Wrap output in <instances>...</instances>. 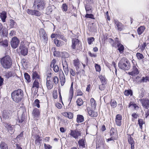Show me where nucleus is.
I'll return each mask as SVG.
<instances>
[{
  "label": "nucleus",
  "mask_w": 149,
  "mask_h": 149,
  "mask_svg": "<svg viewBox=\"0 0 149 149\" xmlns=\"http://www.w3.org/2000/svg\"><path fill=\"white\" fill-rule=\"evenodd\" d=\"M122 116L120 114H117L116 117L115 122L117 125L120 126L121 125Z\"/></svg>",
  "instance_id": "nucleus-14"
},
{
  "label": "nucleus",
  "mask_w": 149,
  "mask_h": 149,
  "mask_svg": "<svg viewBox=\"0 0 149 149\" xmlns=\"http://www.w3.org/2000/svg\"><path fill=\"white\" fill-rule=\"evenodd\" d=\"M1 149H8L7 145L4 142H1L0 144Z\"/></svg>",
  "instance_id": "nucleus-30"
},
{
  "label": "nucleus",
  "mask_w": 149,
  "mask_h": 149,
  "mask_svg": "<svg viewBox=\"0 0 149 149\" xmlns=\"http://www.w3.org/2000/svg\"><path fill=\"white\" fill-rule=\"evenodd\" d=\"M124 94L126 96H128L129 95H132V92L131 90H125L124 92Z\"/></svg>",
  "instance_id": "nucleus-39"
},
{
  "label": "nucleus",
  "mask_w": 149,
  "mask_h": 149,
  "mask_svg": "<svg viewBox=\"0 0 149 149\" xmlns=\"http://www.w3.org/2000/svg\"><path fill=\"white\" fill-rule=\"evenodd\" d=\"M136 55L137 58L139 59H142L143 58V55L139 53H137Z\"/></svg>",
  "instance_id": "nucleus-46"
},
{
  "label": "nucleus",
  "mask_w": 149,
  "mask_h": 149,
  "mask_svg": "<svg viewBox=\"0 0 149 149\" xmlns=\"http://www.w3.org/2000/svg\"><path fill=\"white\" fill-rule=\"evenodd\" d=\"M139 73V72L136 67V66H133L132 68V70L131 72H129L128 74L132 76H135L137 75Z\"/></svg>",
  "instance_id": "nucleus-13"
},
{
  "label": "nucleus",
  "mask_w": 149,
  "mask_h": 149,
  "mask_svg": "<svg viewBox=\"0 0 149 149\" xmlns=\"http://www.w3.org/2000/svg\"><path fill=\"white\" fill-rule=\"evenodd\" d=\"M24 76L25 79L28 82H29L30 81V78L29 75L26 73H24Z\"/></svg>",
  "instance_id": "nucleus-36"
},
{
  "label": "nucleus",
  "mask_w": 149,
  "mask_h": 149,
  "mask_svg": "<svg viewBox=\"0 0 149 149\" xmlns=\"http://www.w3.org/2000/svg\"><path fill=\"white\" fill-rule=\"evenodd\" d=\"M41 15V13L38 10L35 9L34 15L37 16H39Z\"/></svg>",
  "instance_id": "nucleus-42"
},
{
  "label": "nucleus",
  "mask_w": 149,
  "mask_h": 149,
  "mask_svg": "<svg viewBox=\"0 0 149 149\" xmlns=\"http://www.w3.org/2000/svg\"><path fill=\"white\" fill-rule=\"evenodd\" d=\"M19 42V41L17 37H14L12 38L10 44L12 48L15 49L18 47Z\"/></svg>",
  "instance_id": "nucleus-8"
},
{
  "label": "nucleus",
  "mask_w": 149,
  "mask_h": 149,
  "mask_svg": "<svg viewBox=\"0 0 149 149\" xmlns=\"http://www.w3.org/2000/svg\"><path fill=\"white\" fill-rule=\"evenodd\" d=\"M88 113L89 115L92 117H96L97 115L96 112L91 110L89 111H88Z\"/></svg>",
  "instance_id": "nucleus-26"
},
{
  "label": "nucleus",
  "mask_w": 149,
  "mask_h": 149,
  "mask_svg": "<svg viewBox=\"0 0 149 149\" xmlns=\"http://www.w3.org/2000/svg\"><path fill=\"white\" fill-rule=\"evenodd\" d=\"M118 67L121 69L127 70L130 68V64L129 61L126 58H122L118 64Z\"/></svg>",
  "instance_id": "nucleus-3"
},
{
  "label": "nucleus",
  "mask_w": 149,
  "mask_h": 149,
  "mask_svg": "<svg viewBox=\"0 0 149 149\" xmlns=\"http://www.w3.org/2000/svg\"><path fill=\"white\" fill-rule=\"evenodd\" d=\"M76 102L77 105L78 106H81L84 103L83 100L81 98H78L77 99Z\"/></svg>",
  "instance_id": "nucleus-34"
},
{
  "label": "nucleus",
  "mask_w": 149,
  "mask_h": 149,
  "mask_svg": "<svg viewBox=\"0 0 149 149\" xmlns=\"http://www.w3.org/2000/svg\"><path fill=\"white\" fill-rule=\"evenodd\" d=\"M62 65L65 74L66 75H67L68 74L69 70L68 65L66 61L62 62Z\"/></svg>",
  "instance_id": "nucleus-16"
},
{
  "label": "nucleus",
  "mask_w": 149,
  "mask_h": 149,
  "mask_svg": "<svg viewBox=\"0 0 149 149\" xmlns=\"http://www.w3.org/2000/svg\"><path fill=\"white\" fill-rule=\"evenodd\" d=\"M40 101L36 99L33 104V107H36L38 108H39L40 107Z\"/></svg>",
  "instance_id": "nucleus-31"
},
{
  "label": "nucleus",
  "mask_w": 149,
  "mask_h": 149,
  "mask_svg": "<svg viewBox=\"0 0 149 149\" xmlns=\"http://www.w3.org/2000/svg\"><path fill=\"white\" fill-rule=\"evenodd\" d=\"M90 102L92 107L93 109H95L96 106V104L95 103V100L93 98H92L90 100Z\"/></svg>",
  "instance_id": "nucleus-27"
},
{
  "label": "nucleus",
  "mask_w": 149,
  "mask_h": 149,
  "mask_svg": "<svg viewBox=\"0 0 149 149\" xmlns=\"http://www.w3.org/2000/svg\"><path fill=\"white\" fill-rule=\"evenodd\" d=\"M114 21L118 29L120 31H121L123 28V26L122 24L117 20H114Z\"/></svg>",
  "instance_id": "nucleus-19"
},
{
  "label": "nucleus",
  "mask_w": 149,
  "mask_h": 149,
  "mask_svg": "<svg viewBox=\"0 0 149 149\" xmlns=\"http://www.w3.org/2000/svg\"><path fill=\"white\" fill-rule=\"evenodd\" d=\"M3 125L5 127V129L6 130L7 132L10 134H12L14 132L15 130L13 129V125H11L10 124L7 123L3 122Z\"/></svg>",
  "instance_id": "nucleus-7"
},
{
  "label": "nucleus",
  "mask_w": 149,
  "mask_h": 149,
  "mask_svg": "<svg viewBox=\"0 0 149 149\" xmlns=\"http://www.w3.org/2000/svg\"><path fill=\"white\" fill-rule=\"evenodd\" d=\"M95 67L96 71L99 72L100 71L101 67L100 65L96 64L95 65Z\"/></svg>",
  "instance_id": "nucleus-47"
},
{
  "label": "nucleus",
  "mask_w": 149,
  "mask_h": 149,
  "mask_svg": "<svg viewBox=\"0 0 149 149\" xmlns=\"http://www.w3.org/2000/svg\"><path fill=\"white\" fill-rule=\"evenodd\" d=\"M52 68H53V70L55 72H58L59 69L58 65H56Z\"/></svg>",
  "instance_id": "nucleus-48"
},
{
  "label": "nucleus",
  "mask_w": 149,
  "mask_h": 149,
  "mask_svg": "<svg viewBox=\"0 0 149 149\" xmlns=\"http://www.w3.org/2000/svg\"><path fill=\"white\" fill-rule=\"evenodd\" d=\"M46 3L44 0H35L33 7L34 9L42 10L46 8Z\"/></svg>",
  "instance_id": "nucleus-4"
},
{
  "label": "nucleus",
  "mask_w": 149,
  "mask_h": 149,
  "mask_svg": "<svg viewBox=\"0 0 149 149\" xmlns=\"http://www.w3.org/2000/svg\"><path fill=\"white\" fill-rule=\"evenodd\" d=\"M62 56L64 58H68L69 56V54L66 52H63L62 54Z\"/></svg>",
  "instance_id": "nucleus-43"
},
{
  "label": "nucleus",
  "mask_w": 149,
  "mask_h": 149,
  "mask_svg": "<svg viewBox=\"0 0 149 149\" xmlns=\"http://www.w3.org/2000/svg\"><path fill=\"white\" fill-rule=\"evenodd\" d=\"M12 111L10 110H4L3 111V116L4 119L8 120L10 118Z\"/></svg>",
  "instance_id": "nucleus-11"
},
{
  "label": "nucleus",
  "mask_w": 149,
  "mask_h": 149,
  "mask_svg": "<svg viewBox=\"0 0 149 149\" xmlns=\"http://www.w3.org/2000/svg\"><path fill=\"white\" fill-rule=\"evenodd\" d=\"M141 94L140 95H139V97L140 98H142L143 97L144 95L145 92V90L143 88L141 89Z\"/></svg>",
  "instance_id": "nucleus-53"
},
{
  "label": "nucleus",
  "mask_w": 149,
  "mask_h": 149,
  "mask_svg": "<svg viewBox=\"0 0 149 149\" xmlns=\"http://www.w3.org/2000/svg\"><path fill=\"white\" fill-rule=\"evenodd\" d=\"M79 145V146H81L82 147H85V141L84 139H82L79 140L78 142Z\"/></svg>",
  "instance_id": "nucleus-32"
},
{
  "label": "nucleus",
  "mask_w": 149,
  "mask_h": 149,
  "mask_svg": "<svg viewBox=\"0 0 149 149\" xmlns=\"http://www.w3.org/2000/svg\"><path fill=\"white\" fill-rule=\"evenodd\" d=\"M85 17L86 18H90L93 19H94V16L93 15L91 14H87L85 16Z\"/></svg>",
  "instance_id": "nucleus-54"
},
{
  "label": "nucleus",
  "mask_w": 149,
  "mask_h": 149,
  "mask_svg": "<svg viewBox=\"0 0 149 149\" xmlns=\"http://www.w3.org/2000/svg\"><path fill=\"white\" fill-rule=\"evenodd\" d=\"M40 82V79H35L33 82V88H38L39 87V82Z\"/></svg>",
  "instance_id": "nucleus-20"
},
{
  "label": "nucleus",
  "mask_w": 149,
  "mask_h": 149,
  "mask_svg": "<svg viewBox=\"0 0 149 149\" xmlns=\"http://www.w3.org/2000/svg\"><path fill=\"white\" fill-rule=\"evenodd\" d=\"M15 22L13 20H10V26L11 28H13L14 27V25H15Z\"/></svg>",
  "instance_id": "nucleus-58"
},
{
  "label": "nucleus",
  "mask_w": 149,
  "mask_h": 149,
  "mask_svg": "<svg viewBox=\"0 0 149 149\" xmlns=\"http://www.w3.org/2000/svg\"><path fill=\"white\" fill-rule=\"evenodd\" d=\"M110 135L111 136H117L115 133V130L113 128H112L110 132Z\"/></svg>",
  "instance_id": "nucleus-38"
},
{
  "label": "nucleus",
  "mask_w": 149,
  "mask_h": 149,
  "mask_svg": "<svg viewBox=\"0 0 149 149\" xmlns=\"http://www.w3.org/2000/svg\"><path fill=\"white\" fill-rule=\"evenodd\" d=\"M142 104V106L146 109H148L149 107V100L147 99H142L139 100Z\"/></svg>",
  "instance_id": "nucleus-12"
},
{
  "label": "nucleus",
  "mask_w": 149,
  "mask_h": 149,
  "mask_svg": "<svg viewBox=\"0 0 149 149\" xmlns=\"http://www.w3.org/2000/svg\"><path fill=\"white\" fill-rule=\"evenodd\" d=\"M32 78L33 79H35V80L38 79H40V77L36 72H33Z\"/></svg>",
  "instance_id": "nucleus-33"
},
{
  "label": "nucleus",
  "mask_w": 149,
  "mask_h": 149,
  "mask_svg": "<svg viewBox=\"0 0 149 149\" xmlns=\"http://www.w3.org/2000/svg\"><path fill=\"white\" fill-rule=\"evenodd\" d=\"M44 146L45 149H51L52 146L49 144L47 145L45 143H44Z\"/></svg>",
  "instance_id": "nucleus-57"
},
{
  "label": "nucleus",
  "mask_w": 149,
  "mask_h": 149,
  "mask_svg": "<svg viewBox=\"0 0 149 149\" xmlns=\"http://www.w3.org/2000/svg\"><path fill=\"white\" fill-rule=\"evenodd\" d=\"M84 121V117L81 115H78L77 116V121L78 123L82 122Z\"/></svg>",
  "instance_id": "nucleus-24"
},
{
  "label": "nucleus",
  "mask_w": 149,
  "mask_h": 149,
  "mask_svg": "<svg viewBox=\"0 0 149 149\" xmlns=\"http://www.w3.org/2000/svg\"><path fill=\"white\" fill-rule=\"evenodd\" d=\"M73 82H72L71 83V86L69 91V100L71 102L72 99L73 97Z\"/></svg>",
  "instance_id": "nucleus-18"
},
{
  "label": "nucleus",
  "mask_w": 149,
  "mask_h": 149,
  "mask_svg": "<svg viewBox=\"0 0 149 149\" xmlns=\"http://www.w3.org/2000/svg\"><path fill=\"white\" fill-rule=\"evenodd\" d=\"M34 10H31V9H28L27 10V12L29 14L31 15H34Z\"/></svg>",
  "instance_id": "nucleus-52"
},
{
  "label": "nucleus",
  "mask_w": 149,
  "mask_h": 149,
  "mask_svg": "<svg viewBox=\"0 0 149 149\" xmlns=\"http://www.w3.org/2000/svg\"><path fill=\"white\" fill-rule=\"evenodd\" d=\"M77 96H81L83 94V93L82 91L80 89H77Z\"/></svg>",
  "instance_id": "nucleus-60"
},
{
  "label": "nucleus",
  "mask_w": 149,
  "mask_h": 149,
  "mask_svg": "<svg viewBox=\"0 0 149 149\" xmlns=\"http://www.w3.org/2000/svg\"><path fill=\"white\" fill-rule=\"evenodd\" d=\"M138 122L140 128L142 129V125L144 123L143 119H139L138 120Z\"/></svg>",
  "instance_id": "nucleus-41"
},
{
  "label": "nucleus",
  "mask_w": 149,
  "mask_h": 149,
  "mask_svg": "<svg viewBox=\"0 0 149 149\" xmlns=\"http://www.w3.org/2000/svg\"><path fill=\"white\" fill-rule=\"evenodd\" d=\"M94 40V38L93 37H91L88 38V41L89 44L91 45L92 42Z\"/></svg>",
  "instance_id": "nucleus-49"
},
{
  "label": "nucleus",
  "mask_w": 149,
  "mask_h": 149,
  "mask_svg": "<svg viewBox=\"0 0 149 149\" xmlns=\"http://www.w3.org/2000/svg\"><path fill=\"white\" fill-rule=\"evenodd\" d=\"M131 106H132L133 107H134L135 109H136V108H138V107L137 106V105L135 104L132 103L131 102L129 104V107H130Z\"/></svg>",
  "instance_id": "nucleus-51"
},
{
  "label": "nucleus",
  "mask_w": 149,
  "mask_h": 149,
  "mask_svg": "<svg viewBox=\"0 0 149 149\" xmlns=\"http://www.w3.org/2000/svg\"><path fill=\"white\" fill-rule=\"evenodd\" d=\"M70 73L73 76H74L76 74L74 71L72 69L70 70Z\"/></svg>",
  "instance_id": "nucleus-64"
},
{
  "label": "nucleus",
  "mask_w": 149,
  "mask_h": 149,
  "mask_svg": "<svg viewBox=\"0 0 149 149\" xmlns=\"http://www.w3.org/2000/svg\"><path fill=\"white\" fill-rule=\"evenodd\" d=\"M21 54L24 56L27 55L28 53L27 49L26 47L23 48L21 51Z\"/></svg>",
  "instance_id": "nucleus-29"
},
{
  "label": "nucleus",
  "mask_w": 149,
  "mask_h": 149,
  "mask_svg": "<svg viewBox=\"0 0 149 149\" xmlns=\"http://www.w3.org/2000/svg\"><path fill=\"white\" fill-rule=\"evenodd\" d=\"M12 76L13 75L11 72H8L6 73L5 74V76L7 78H8L10 77H12Z\"/></svg>",
  "instance_id": "nucleus-45"
},
{
  "label": "nucleus",
  "mask_w": 149,
  "mask_h": 149,
  "mask_svg": "<svg viewBox=\"0 0 149 149\" xmlns=\"http://www.w3.org/2000/svg\"><path fill=\"white\" fill-rule=\"evenodd\" d=\"M117 138V136H111V137L110 138L108 139H107V141H112L114 139H116Z\"/></svg>",
  "instance_id": "nucleus-63"
},
{
  "label": "nucleus",
  "mask_w": 149,
  "mask_h": 149,
  "mask_svg": "<svg viewBox=\"0 0 149 149\" xmlns=\"http://www.w3.org/2000/svg\"><path fill=\"white\" fill-rule=\"evenodd\" d=\"M55 106L58 109H61L62 107L61 104L58 102L56 103L55 104Z\"/></svg>",
  "instance_id": "nucleus-61"
},
{
  "label": "nucleus",
  "mask_w": 149,
  "mask_h": 149,
  "mask_svg": "<svg viewBox=\"0 0 149 149\" xmlns=\"http://www.w3.org/2000/svg\"><path fill=\"white\" fill-rule=\"evenodd\" d=\"M100 80L102 83L103 84H106V80L104 77L102 75L100 76L99 77Z\"/></svg>",
  "instance_id": "nucleus-37"
},
{
  "label": "nucleus",
  "mask_w": 149,
  "mask_h": 149,
  "mask_svg": "<svg viewBox=\"0 0 149 149\" xmlns=\"http://www.w3.org/2000/svg\"><path fill=\"white\" fill-rule=\"evenodd\" d=\"M74 65L76 67V69H78L79 68L80 63L78 59H76L74 60Z\"/></svg>",
  "instance_id": "nucleus-28"
},
{
  "label": "nucleus",
  "mask_w": 149,
  "mask_h": 149,
  "mask_svg": "<svg viewBox=\"0 0 149 149\" xmlns=\"http://www.w3.org/2000/svg\"><path fill=\"white\" fill-rule=\"evenodd\" d=\"M11 97L14 101L18 103L21 101L24 97V93L22 90L19 89L11 93Z\"/></svg>",
  "instance_id": "nucleus-1"
},
{
  "label": "nucleus",
  "mask_w": 149,
  "mask_h": 149,
  "mask_svg": "<svg viewBox=\"0 0 149 149\" xmlns=\"http://www.w3.org/2000/svg\"><path fill=\"white\" fill-rule=\"evenodd\" d=\"M149 80V78L148 77H143L141 79L137 81V83L140 84L143 82H147Z\"/></svg>",
  "instance_id": "nucleus-22"
},
{
  "label": "nucleus",
  "mask_w": 149,
  "mask_h": 149,
  "mask_svg": "<svg viewBox=\"0 0 149 149\" xmlns=\"http://www.w3.org/2000/svg\"><path fill=\"white\" fill-rule=\"evenodd\" d=\"M81 44L79 41L76 38H73L72 40V45L71 47L72 49L76 50H80Z\"/></svg>",
  "instance_id": "nucleus-5"
},
{
  "label": "nucleus",
  "mask_w": 149,
  "mask_h": 149,
  "mask_svg": "<svg viewBox=\"0 0 149 149\" xmlns=\"http://www.w3.org/2000/svg\"><path fill=\"white\" fill-rule=\"evenodd\" d=\"M117 47L118 48V50L120 53L123 52L124 50V47L120 43L117 44Z\"/></svg>",
  "instance_id": "nucleus-23"
},
{
  "label": "nucleus",
  "mask_w": 149,
  "mask_h": 149,
  "mask_svg": "<svg viewBox=\"0 0 149 149\" xmlns=\"http://www.w3.org/2000/svg\"><path fill=\"white\" fill-rule=\"evenodd\" d=\"M67 6L65 3L63 4L62 5V9L63 11L66 12L67 10Z\"/></svg>",
  "instance_id": "nucleus-50"
},
{
  "label": "nucleus",
  "mask_w": 149,
  "mask_h": 149,
  "mask_svg": "<svg viewBox=\"0 0 149 149\" xmlns=\"http://www.w3.org/2000/svg\"><path fill=\"white\" fill-rule=\"evenodd\" d=\"M54 42L55 44L58 47L61 46L64 44V42L63 41L58 40L57 39H55Z\"/></svg>",
  "instance_id": "nucleus-21"
},
{
  "label": "nucleus",
  "mask_w": 149,
  "mask_h": 149,
  "mask_svg": "<svg viewBox=\"0 0 149 149\" xmlns=\"http://www.w3.org/2000/svg\"><path fill=\"white\" fill-rule=\"evenodd\" d=\"M1 63L3 68L8 69L11 67L12 60L9 56L6 55L1 59Z\"/></svg>",
  "instance_id": "nucleus-2"
},
{
  "label": "nucleus",
  "mask_w": 149,
  "mask_h": 149,
  "mask_svg": "<svg viewBox=\"0 0 149 149\" xmlns=\"http://www.w3.org/2000/svg\"><path fill=\"white\" fill-rule=\"evenodd\" d=\"M145 29V27L144 26H141L138 28L137 32L138 34L141 35L144 31Z\"/></svg>",
  "instance_id": "nucleus-25"
},
{
  "label": "nucleus",
  "mask_w": 149,
  "mask_h": 149,
  "mask_svg": "<svg viewBox=\"0 0 149 149\" xmlns=\"http://www.w3.org/2000/svg\"><path fill=\"white\" fill-rule=\"evenodd\" d=\"M6 13L5 11H3L0 13V17L3 22H5L6 19L7 17Z\"/></svg>",
  "instance_id": "nucleus-17"
},
{
  "label": "nucleus",
  "mask_w": 149,
  "mask_h": 149,
  "mask_svg": "<svg viewBox=\"0 0 149 149\" xmlns=\"http://www.w3.org/2000/svg\"><path fill=\"white\" fill-rule=\"evenodd\" d=\"M57 37L58 38H59L60 39L63 40L65 42H66L67 40L62 35H58Z\"/></svg>",
  "instance_id": "nucleus-44"
},
{
  "label": "nucleus",
  "mask_w": 149,
  "mask_h": 149,
  "mask_svg": "<svg viewBox=\"0 0 149 149\" xmlns=\"http://www.w3.org/2000/svg\"><path fill=\"white\" fill-rule=\"evenodd\" d=\"M111 106L113 108L115 107L117 105V103L114 100H112L111 102Z\"/></svg>",
  "instance_id": "nucleus-35"
},
{
  "label": "nucleus",
  "mask_w": 149,
  "mask_h": 149,
  "mask_svg": "<svg viewBox=\"0 0 149 149\" xmlns=\"http://www.w3.org/2000/svg\"><path fill=\"white\" fill-rule=\"evenodd\" d=\"M67 117L70 119H71L73 118V114L72 113L68 112Z\"/></svg>",
  "instance_id": "nucleus-56"
},
{
  "label": "nucleus",
  "mask_w": 149,
  "mask_h": 149,
  "mask_svg": "<svg viewBox=\"0 0 149 149\" xmlns=\"http://www.w3.org/2000/svg\"><path fill=\"white\" fill-rule=\"evenodd\" d=\"M52 74L51 73L49 74V75H47V78L46 81V86L48 89H51L53 86V84L52 81V79L50 78V75Z\"/></svg>",
  "instance_id": "nucleus-9"
},
{
  "label": "nucleus",
  "mask_w": 149,
  "mask_h": 149,
  "mask_svg": "<svg viewBox=\"0 0 149 149\" xmlns=\"http://www.w3.org/2000/svg\"><path fill=\"white\" fill-rule=\"evenodd\" d=\"M69 135L73 137L76 139L78 140L81 136V132L79 131L77 129L70 130V133L68 135V136Z\"/></svg>",
  "instance_id": "nucleus-6"
},
{
  "label": "nucleus",
  "mask_w": 149,
  "mask_h": 149,
  "mask_svg": "<svg viewBox=\"0 0 149 149\" xmlns=\"http://www.w3.org/2000/svg\"><path fill=\"white\" fill-rule=\"evenodd\" d=\"M53 80L54 83L55 84H58V79L57 77L56 76L54 77L53 78Z\"/></svg>",
  "instance_id": "nucleus-59"
},
{
  "label": "nucleus",
  "mask_w": 149,
  "mask_h": 149,
  "mask_svg": "<svg viewBox=\"0 0 149 149\" xmlns=\"http://www.w3.org/2000/svg\"><path fill=\"white\" fill-rule=\"evenodd\" d=\"M56 61L55 59H54L52 60L50 65V67L51 68H52V67L56 65Z\"/></svg>",
  "instance_id": "nucleus-55"
},
{
  "label": "nucleus",
  "mask_w": 149,
  "mask_h": 149,
  "mask_svg": "<svg viewBox=\"0 0 149 149\" xmlns=\"http://www.w3.org/2000/svg\"><path fill=\"white\" fill-rule=\"evenodd\" d=\"M1 44L4 47L8 46V43L7 40H5L1 42Z\"/></svg>",
  "instance_id": "nucleus-40"
},
{
  "label": "nucleus",
  "mask_w": 149,
  "mask_h": 149,
  "mask_svg": "<svg viewBox=\"0 0 149 149\" xmlns=\"http://www.w3.org/2000/svg\"><path fill=\"white\" fill-rule=\"evenodd\" d=\"M40 36H42L43 39L42 41L44 44H46L48 40L47 34L44 30L41 28L39 30Z\"/></svg>",
  "instance_id": "nucleus-10"
},
{
  "label": "nucleus",
  "mask_w": 149,
  "mask_h": 149,
  "mask_svg": "<svg viewBox=\"0 0 149 149\" xmlns=\"http://www.w3.org/2000/svg\"><path fill=\"white\" fill-rule=\"evenodd\" d=\"M128 142L130 144H133L134 143V142L133 140V138L132 137H130L129 139H128Z\"/></svg>",
  "instance_id": "nucleus-62"
},
{
  "label": "nucleus",
  "mask_w": 149,
  "mask_h": 149,
  "mask_svg": "<svg viewBox=\"0 0 149 149\" xmlns=\"http://www.w3.org/2000/svg\"><path fill=\"white\" fill-rule=\"evenodd\" d=\"M40 111L39 109L36 108L34 109L32 113V114L33 117L35 118H38L40 115Z\"/></svg>",
  "instance_id": "nucleus-15"
}]
</instances>
